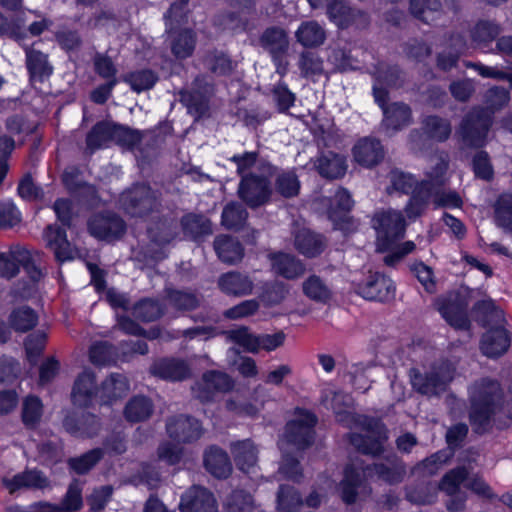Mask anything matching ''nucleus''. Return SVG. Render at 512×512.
I'll list each match as a JSON object with an SVG mask.
<instances>
[{"instance_id":"1","label":"nucleus","mask_w":512,"mask_h":512,"mask_svg":"<svg viewBox=\"0 0 512 512\" xmlns=\"http://www.w3.org/2000/svg\"><path fill=\"white\" fill-rule=\"evenodd\" d=\"M448 165L442 159L432 167L431 171L426 173L418 187L415 188L414 194L410 197L405 207V212L410 219L420 217L428 207L430 199L434 196V203L443 207H461L462 199L455 191H445L446 171Z\"/></svg>"},{"instance_id":"2","label":"nucleus","mask_w":512,"mask_h":512,"mask_svg":"<svg viewBox=\"0 0 512 512\" xmlns=\"http://www.w3.org/2000/svg\"><path fill=\"white\" fill-rule=\"evenodd\" d=\"M502 397L501 386L496 380L483 378L472 385L469 419L476 433L483 434L492 427L494 416L501 409Z\"/></svg>"},{"instance_id":"3","label":"nucleus","mask_w":512,"mask_h":512,"mask_svg":"<svg viewBox=\"0 0 512 512\" xmlns=\"http://www.w3.org/2000/svg\"><path fill=\"white\" fill-rule=\"evenodd\" d=\"M493 117L488 109L474 107L460 120L455 137L460 149H481L487 145Z\"/></svg>"},{"instance_id":"4","label":"nucleus","mask_w":512,"mask_h":512,"mask_svg":"<svg viewBox=\"0 0 512 512\" xmlns=\"http://www.w3.org/2000/svg\"><path fill=\"white\" fill-rule=\"evenodd\" d=\"M216 93V86L211 77L206 74H198L191 84L182 88L179 92V101L183 104L188 114L199 121L211 116L212 100Z\"/></svg>"},{"instance_id":"5","label":"nucleus","mask_w":512,"mask_h":512,"mask_svg":"<svg viewBox=\"0 0 512 512\" xmlns=\"http://www.w3.org/2000/svg\"><path fill=\"white\" fill-rule=\"evenodd\" d=\"M455 367L448 360H440L433 363L429 369L420 371L411 368L409 371L410 382L413 389L421 395L428 397L439 396L446 391L453 380Z\"/></svg>"},{"instance_id":"6","label":"nucleus","mask_w":512,"mask_h":512,"mask_svg":"<svg viewBox=\"0 0 512 512\" xmlns=\"http://www.w3.org/2000/svg\"><path fill=\"white\" fill-rule=\"evenodd\" d=\"M360 424L365 433H350V444L363 455L373 458L381 456L388 440L387 428L379 420L368 417H363Z\"/></svg>"},{"instance_id":"7","label":"nucleus","mask_w":512,"mask_h":512,"mask_svg":"<svg viewBox=\"0 0 512 512\" xmlns=\"http://www.w3.org/2000/svg\"><path fill=\"white\" fill-rule=\"evenodd\" d=\"M119 203L130 216L142 218L158 210L159 193L149 184L136 183L121 193Z\"/></svg>"},{"instance_id":"8","label":"nucleus","mask_w":512,"mask_h":512,"mask_svg":"<svg viewBox=\"0 0 512 512\" xmlns=\"http://www.w3.org/2000/svg\"><path fill=\"white\" fill-rule=\"evenodd\" d=\"M149 242L140 246L143 260L159 261L166 257L165 247L177 236V224L172 219H160L147 228Z\"/></svg>"},{"instance_id":"9","label":"nucleus","mask_w":512,"mask_h":512,"mask_svg":"<svg viewBox=\"0 0 512 512\" xmlns=\"http://www.w3.org/2000/svg\"><path fill=\"white\" fill-rule=\"evenodd\" d=\"M372 226L377 232L378 250L385 251L404 236L406 223L400 211L386 210L374 215Z\"/></svg>"},{"instance_id":"10","label":"nucleus","mask_w":512,"mask_h":512,"mask_svg":"<svg viewBox=\"0 0 512 512\" xmlns=\"http://www.w3.org/2000/svg\"><path fill=\"white\" fill-rule=\"evenodd\" d=\"M316 423L317 417L313 413L301 412L296 419L287 423L284 437L279 443H284V447L292 445L297 450L310 447L314 442Z\"/></svg>"},{"instance_id":"11","label":"nucleus","mask_w":512,"mask_h":512,"mask_svg":"<svg viewBox=\"0 0 512 512\" xmlns=\"http://www.w3.org/2000/svg\"><path fill=\"white\" fill-rule=\"evenodd\" d=\"M237 193L248 207L258 208L270 200L272 194L270 180L258 177L256 173H249L242 176Z\"/></svg>"},{"instance_id":"12","label":"nucleus","mask_w":512,"mask_h":512,"mask_svg":"<svg viewBox=\"0 0 512 512\" xmlns=\"http://www.w3.org/2000/svg\"><path fill=\"white\" fill-rule=\"evenodd\" d=\"M88 230L99 240L113 242L126 232V223L120 215L112 211L96 213L88 221Z\"/></svg>"},{"instance_id":"13","label":"nucleus","mask_w":512,"mask_h":512,"mask_svg":"<svg viewBox=\"0 0 512 512\" xmlns=\"http://www.w3.org/2000/svg\"><path fill=\"white\" fill-rule=\"evenodd\" d=\"M260 43L275 62L277 73L284 75L288 67L286 56L290 45L287 32L277 26L269 27L262 33Z\"/></svg>"},{"instance_id":"14","label":"nucleus","mask_w":512,"mask_h":512,"mask_svg":"<svg viewBox=\"0 0 512 512\" xmlns=\"http://www.w3.org/2000/svg\"><path fill=\"white\" fill-rule=\"evenodd\" d=\"M406 473L405 463L394 453L387 455L379 462H374L363 468V476L365 478L377 477V479L389 485L401 483Z\"/></svg>"},{"instance_id":"15","label":"nucleus","mask_w":512,"mask_h":512,"mask_svg":"<svg viewBox=\"0 0 512 512\" xmlns=\"http://www.w3.org/2000/svg\"><path fill=\"white\" fill-rule=\"evenodd\" d=\"M468 304L467 291H457L448 294V296L442 300L439 311L445 320L454 328L468 330L471 325L467 315Z\"/></svg>"},{"instance_id":"16","label":"nucleus","mask_w":512,"mask_h":512,"mask_svg":"<svg viewBox=\"0 0 512 512\" xmlns=\"http://www.w3.org/2000/svg\"><path fill=\"white\" fill-rule=\"evenodd\" d=\"M233 386V380L229 375L211 370L203 374L201 380L192 387V392L195 398L206 403L212 401L216 393H226Z\"/></svg>"},{"instance_id":"17","label":"nucleus","mask_w":512,"mask_h":512,"mask_svg":"<svg viewBox=\"0 0 512 512\" xmlns=\"http://www.w3.org/2000/svg\"><path fill=\"white\" fill-rule=\"evenodd\" d=\"M375 101L380 105L384 113V124L393 130L401 129L411 121V109L401 102H394L387 105L388 92L376 85L373 86Z\"/></svg>"},{"instance_id":"18","label":"nucleus","mask_w":512,"mask_h":512,"mask_svg":"<svg viewBox=\"0 0 512 512\" xmlns=\"http://www.w3.org/2000/svg\"><path fill=\"white\" fill-rule=\"evenodd\" d=\"M166 430L170 438L178 443H192L203 435V428L198 419L189 415H176L167 419Z\"/></svg>"},{"instance_id":"19","label":"nucleus","mask_w":512,"mask_h":512,"mask_svg":"<svg viewBox=\"0 0 512 512\" xmlns=\"http://www.w3.org/2000/svg\"><path fill=\"white\" fill-rule=\"evenodd\" d=\"M180 512H217L213 493L199 485L190 487L181 497Z\"/></svg>"},{"instance_id":"20","label":"nucleus","mask_w":512,"mask_h":512,"mask_svg":"<svg viewBox=\"0 0 512 512\" xmlns=\"http://www.w3.org/2000/svg\"><path fill=\"white\" fill-rule=\"evenodd\" d=\"M327 14L340 28H347L352 25L364 28L368 25V16L360 10L349 7L343 0H332L327 5Z\"/></svg>"},{"instance_id":"21","label":"nucleus","mask_w":512,"mask_h":512,"mask_svg":"<svg viewBox=\"0 0 512 512\" xmlns=\"http://www.w3.org/2000/svg\"><path fill=\"white\" fill-rule=\"evenodd\" d=\"M150 372L166 381H183L191 377L188 362L180 358H162L153 363Z\"/></svg>"},{"instance_id":"22","label":"nucleus","mask_w":512,"mask_h":512,"mask_svg":"<svg viewBox=\"0 0 512 512\" xmlns=\"http://www.w3.org/2000/svg\"><path fill=\"white\" fill-rule=\"evenodd\" d=\"M358 290L365 299L386 302L393 299L395 286L390 278L377 273L359 285Z\"/></svg>"},{"instance_id":"23","label":"nucleus","mask_w":512,"mask_h":512,"mask_svg":"<svg viewBox=\"0 0 512 512\" xmlns=\"http://www.w3.org/2000/svg\"><path fill=\"white\" fill-rule=\"evenodd\" d=\"M354 159L360 165L371 168L378 165L385 155L381 142L372 137L360 139L353 148Z\"/></svg>"},{"instance_id":"24","label":"nucleus","mask_w":512,"mask_h":512,"mask_svg":"<svg viewBox=\"0 0 512 512\" xmlns=\"http://www.w3.org/2000/svg\"><path fill=\"white\" fill-rule=\"evenodd\" d=\"M82 489L80 481L73 480L60 505L40 502L33 506L34 512H76L82 507Z\"/></svg>"},{"instance_id":"25","label":"nucleus","mask_w":512,"mask_h":512,"mask_svg":"<svg viewBox=\"0 0 512 512\" xmlns=\"http://www.w3.org/2000/svg\"><path fill=\"white\" fill-rule=\"evenodd\" d=\"M44 239L46 246L54 252L55 259L58 262L63 263L74 258V250L67 240L65 230L62 228L48 225L44 231Z\"/></svg>"},{"instance_id":"26","label":"nucleus","mask_w":512,"mask_h":512,"mask_svg":"<svg viewBox=\"0 0 512 512\" xmlns=\"http://www.w3.org/2000/svg\"><path fill=\"white\" fill-rule=\"evenodd\" d=\"M272 271L288 280L301 277L305 273L304 264L294 255L277 252L268 255Z\"/></svg>"},{"instance_id":"27","label":"nucleus","mask_w":512,"mask_h":512,"mask_svg":"<svg viewBox=\"0 0 512 512\" xmlns=\"http://www.w3.org/2000/svg\"><path fill=\"white\" fill-rule=\"evenodd\" d=\"M293 234L295 248L306 257H316L326 247L325 238L306 227L297 228Z\"/></svg>"},{"instance_id":"28","label":"nucleus","mask_w":512,"mask_h":512,"mask_svg":"<svg viewBox=\"0 0 512 512\" xmlns=\"http://www.w3.org/2000/svg\"><path fill=\"white\" fill-rule=\"evenodd\" d=\"M217 284L223 293L238 297L251 294L254 288L252 279L238 271L222 274L218 278Z\"/></svg>"},{"instance_id":"29","label":"nucleus","mask_w":512,"mask_h":512,"mask_svg":"<svg viewBox=\"0 0 512 512\" xmlns=\"http://www.w3.org/2000/svg\"><path fill=\"white\" fill-rule=\"evenodd\" d=\"M510 346V337L503 327L490 328L483 334L480 349L484 355L495 358L503 355Z\"/></svg>"},{"instance_id":"30","label":"nucleus","mask_w":512,"mask_h":512,"mask_svg":"<svg viewBox=\"0 0 512 512\" xmlns=\"http://www.w3.org/2000/svg\"><path fill=\"white\" fill-rule=\"evenodd\" d=\"M314 166L318 173L327 179L341 178L347 170L345 157L330 150L322 151Z\"/></svg>"},{"instance_id":"31","label":"nucleus","mask_w":512,"mask_h":512,"mask_svg":"<svg viewBox=\"0 0 512 512\" xmlns=\"http://www.w3.org/2000/svg\"><path fill=\"white\" fill-rule=\"evenodd\" d=\"M4 486L13 494L19 489H44L49 486L47 477L38 470H25L12 478H3Z\"/></svg>"},{"instance_id":"32","label":"nucleus","mask_w":512,"mask_h":512,"mask_svg":"<svg viewBox=\"0 0 512 512\" xmlns=\"http://www.w3.org/2000/svg\"><path fill=\"white\" fill-rule=\"evenodd\" d=\"M204 466L209 473L219 479L227 478L232 472V464L228 454L215 445L205 450Z\"/></svg>"},{"instance_id":"33","label":"nucleus","mask_w":512,"mask_h":512,"mask_svg":"<svg viewBox=\"0 0 512 512\" xmlns=\"http://www.w3.org/2000/svg\"><path fill=\"white\" fill-rule=\"evenodd\" d=\"M214 250L218 258L227 264L239 263L244 257V248L240 241L230 235L221 234L215 237Z\"/></svg>"},{"instance_id":"34","label":"nucleus","mask_w":512,"mask_h":512,"mask_svg":"<svg viewBox=\"0 0 512 512\" xmlns=\"http://www.w3.org/2000/svg\"><path fill=\"white\" fill-rule=\"evenodd\" d=\"M230 451L237 468L245 473H249L257 464L258 449L250 439L232 442Z\"/></svg>"},{"instance_id":"35","label":"nucleus","mask_w":512,"mask_h":512,"mask_svg":"<svg viewBox=\"0 0 512 512\" xmlns=\"http://www.w3.org/2000/svg\"><path fill=\"white\" fill-rule=\"evenodd\" d=\"M97 394L96 378L93 372L83 371L74 382L71 393L73 403L80 407L88 406Z\"/></svg>"},{"instance_id":"36","label":"nucleus","mask_w":512,"mask_h":512,"mask_svg":"<svg viewBox=\"0 0 512 512\" xmlns=\"http://www.w3.org/2000/svg\"><path fill=\"white\" fill-rule=\"evenodd\" d=\"M474 320L483 327H503L504 313L491 300H481L472 308Z\"/></svg>"},{"instance_id":"37","label":"nucleus","mask_w":512,"mask_h":512,"mask_svg":"<svg viewBox=\"0 0 512 512\" xmlns=\"http://www.w3.org/2000/svg\"><path fill=\"white\" fill-rule=\"evenodd\" d=\"M184 235L194 241L203 239L213 233L212 223L203 214L188 213L181 218Z\"/></svg>"},{"instance_id":"38","label":"nucleus","mask_w":512,"mask_h":512,"mask_svg":"<svg viewBox=\"0 0 512 512\" xmlns=\"http://www.w3.org/2000/svg\"><path fill=\"white\" fill-rule=\"evenodd\" d=\"M26 65L31 82H42L53 71V67L48 62L47 55L34 47L26 49Z\"/></svg>"},{"instance_id":"39","label":"nucleus","mask_w":512,"mask_h":512,"mask_svg":"<svg viewBox=\"0 0 512 512\" xmlns=\"http://www.w3.org/2000/svg\"><path fill=\"white\" fill-rule=\"evenodd\" d=\"M129 391V383L123 374L113 373L101 384L100 399L104 404H111L124 397Z\"/></svg>"},{"instance_id":"40","label":"nucleus","mask_w":512,"mask_h":512,"mask_svg":"<svg viewBox=\"0 0 512 512\" xmlns=\"http://www.w3.org/2000/svg\"><path fill=\"white\" fill-rule=\"evenodd\" d=\"M115 123L100 121L96 123L86 136L87 150L92 154L95 150L114 142Z\"/></svg>"},{"instance_id":"41","label":"nucleus","mask_w":512,"mask_h":512,"mask_svg":"<svg viewBox=\"0 0 512 512\" xmlns=\"http://www.w3.org/2000/svg\"><path fill=\"white\" fill-rule=\"evenodd\" d=\"M165 300L173 309L182 312L197 309L201 302L199 295L195 292L171 287L165 289Z\"/></svg>"},{"instance_id":"42","label":"nucleus","mask_w":512,"mask_h":512,"mask_svg":"<svg viewBox=\"0 0 512 512\" xmlns=\"http://www.w3.org/2000/svg\"><path fill=\"white\" fill-rule=\"evenodd\" d=\"M171 52L177 59H186L190 57L196 46L197 37L191 29H182L177 32H171Z\"/></svg>"},{"instance_id":"43","label":"nucleus","mask_w":512,"mask_h":512,"mask_svg":"<svg viewBox=\"0 0 512 512\" xmlns=\"http://www.w3.org/2000/svg\"><path fill=\"white\" fill-rule=\"evenodd\" d=\"M372 74L376 80L374 85L382 89H385L383 86L399 88L405 81V74L398 66H391L384 62H379Z\"/></svg>"},{"instance_id":"44","label":"nucleus","mask_w":512,"mask_h":512,"mask_svg":"<svg viewBox=\"0 0 512 512\" xmlns=\"http://www.w3.org/2000/svg\"><path fill=\"white\" fill-rule=\"evenodd\" d=\"M201 61L209 72L217 76L230 75L234 69L230 57L223 51L216 49L205 52Z\"/></svg>"},{"instance_id":"45","label":"nucleus","mask_w":512,"mask_h":512,"mask_svg":"<svg viewBox=\"0 0 512 512\" xmlns=\"http://www.w3.org/2000/svg\"><path fill=\"white\" fill-rule=\"evenodd\" d=\"M153 403L145 396H134L124 408V417L131 423L148 420L153 413Z\"/></svg>"},{"instance_id":"46","label":"nucleus","mask_w":512,"mask_h":512,"mask_svg":"<svg viewBox=\"0 0 512 512\" xmlns=\"http://www.w3.org/2000/svg\"><path fill=\"white\" fill-rule=\"evenodd\" d=\"M295 36L297 41L307 48L318 47L326 39L325 30L316 21L303 22L297 29Z\"/></svg>"},{"instance_id":"47","label":"nucleus","mask_w":512,"mask_h":512,"mask_svg":"<svg viewBox=\"0 0 512 512\" xmlns=\"http://www.w3.org/2000/svg\"><path fill=\"white\" fill-rule=\"evenodd\" d=\"M423 132L432 140L445 142L452 133L450 120L437 115L426 116L422 121Z\"/></svg>"},{"instance_id":"48","label":"nucleus","mask_w":512,"mask_h":512,"mask_svg":"<svg viewBox=\"0 0 512 512\" xmlns=\"http://www.w3.org/2000/svg\"><path fill=\"white\" fill-rule=\"evenodd\" d=\"M363 472L360 473L354 466H347L345 477L341 481V497L346 504H353L356 501L358 490L363 486Z\"/></svg>"},{"instance_id":"49","label":"nucleus","mask_w":512,"mask_h":512,"mask_svg":"<svg viewBox=\"0 0 512 512\" xmlns=\"http://www.w3.org/2000/svg\"><path fill=\"white\" fill-rule=\"evenodd\" d=\"M436 490V485L433 482L423 478L420 482L405 488V497L413 504L427 505L434 502Z\"/></svg>"},{"instance_id":"50","label":"nucleus","mask_w":512,"mask_h":512,"mask_svg":"<svg viewBox=\"0 0 512 512\" xmlns=\"http://www.w3.org/2000/svg\"><path fill=\"white\" fill-rule=\"evenodd\" d=\"M38 322L37 313L29 306L13 309L8 317L9 326L16 332L25 333L33 329Z\"/></svg>"},{"instance_id":"51","label":"nucleus","mask_w":512,"mask_h":512,"mask_svg":"<svg viewBox=\"0 0 512 512\" xmlns=\"http://www.w3.org/2000/svg\"><path fill=\"white\" fill-rule=\"evenodd\" d=\"M440 0H410L411 14L424 23L431 24L441 14Z\"/></svg>"},{"instance_id":"52","label":"nucleus","mask_w":512,"mask_h":512,"mask_svg":"<svg viewBox=\"0 0 512 512\" xmlns=\"http://www.w3.org/2000/svg\"><path fill=\"white\" fill-rule=\"evenodd\" d=\"M227 341L232 342L245 351L257 353V334L253 333L247 326H239L235 329L221 331Z\"/></svg>"},{"instance_id":"53","label":"nucleus","mask_w":512,"mask_h":512,"mask_svg":"<svg viewBox=\"0 0 512 512\" xmlns=\"http://www.w3.org/2000/svg\"><path fill=\"white\" fill-rule=\"evenodd\" d=\"M501 32L500 26L489 20H480L470 31L472 41L479 47H487Z\"/></svg>"},{"instance_id":"54","label":"nucleus","mask_w":512,"mask_h":512,"mask_svg":"<svg viewBox=\"0 0 512 512\" xmlns=\"http://www.w3.org/2000/svg\"><path fill=\"white\" fill-rule=\"evenodd\" d=\"M302 290L309 299L326 304L332 297V291L327 284L317 275L308 277L302 283Z\"/></svg>"},{"instance_id":"55","label":"nucleus","mask_w":512,"mask_h":512,"mask_svg":"<svg viewBox=\"0 0 512 512\" xmlns=\"http://www.w3.org/2000/svg\"><path fill=\"white\" fill-rule=\"evenodd\" d=\"M248 218V212L246 208L239 202L228 203L221 216L222 225L231 230L241 229Z\"/></svg>"},{"instance_id":"56","label":"nucleus","mask_w":512,"mask_h":512,"mask_svg":"<svg viewBox=\"0 0 512 512\" xmlns=\"http://www.w3.org/2000/svg\"><path fill=\"white\" fill-rule=\"evenodd\" d=\"M104 456L103 449L94 448L78 456L67 460L68 467L76 474L88 473Z\"/></svg>"},{"instance_id":"57","label":"nucleus","mask_w":512,"mask_h":512,"mask_svg":"<svg viewBox=\"0 0 512 512\" xmlns=\"http://www.w3.org/2000/svg\"><path fill=\"white\" fill-rule=\"evenodd\" d=\"M43 415V405L37 396H27L22 403L21 417L23 424L34 429L38 426Z\"/></svg>"},{"instance_id":"58","label":"nucleus","mask_w":512,"mask_h":512,"mask_svg":"<svg viewBox=\"0 0 512 512\" xmlns=\"http://www.w3.org/2000/svg\"><path fill=\"white\" fill-rule=\"evenodd\" d=\"M302 505V497L293 486L280 485L277 492L278 512H297Z\"/></svg>"},{"instance_id":"59","label":"nucleus","mask_w":512,"mask_h":512,"mask_svg":"<svg viewBox=\"0 0 512 512\" xmlns=\"http://www.w3.org/2000/svg\"><path fill=\"white\" fill-rule=\"evenodd\" d=\"M123 80L133 91L140 93L151 89L158 81V75L150 69H142L126 74Z\"/></svg>"},{"instance_id":"60","label":"nucleus","mask_w":512,"mask_h":512,"mask_svg":"<svg viewBox=\"0 0 512 512\" xmlns=\"http://www.w3.org/2000/svg\"><path fill=\"white\" fill-rule=\"evenodd\" d=\"M279 447L283 453L279 473L286 479L299 483L303 478L300 461L290 454L289 448L284 447V443H279Z\"/></svg>"},{"instance_id":"61","label":"nucleus","mask_w":512,"mask_h":512,"mask_svg":"<svg viewBox=\"0 0 512 512\" xmlns=\"http://www.w3.org/2000/svg\"><path fill=\"white\" fill-rule=\"evenodd\" d=\"M247 13H239V11H225L218 13L213 20L216 27L223 31H236L244 30L247 25V19L245 18Z\"/></svg>"},{"instance_id":"62","label":"nucleus","mask_w":512,"mask_h":512,"mask_svg":"<svg viewBox=\"0 0 512 512\" xmlns=\"http://www.w3.org/2000/svg\"><path fill=\"white\" fill-rule=\"evenodd\" d=\"M134 316L143 322H152L164 314L162 305L154 299H143L133 309Z\"/></svg>"},{"instance_id":"63","label":"nucleus","mask_w":512,"mask_h":512,"mask_svg":"<svg viewBox=\"0 0 512 512\" xmlns=\"http://www.w3.org/2000/svg\"><path fill=\"white\" fill-rule=\"evenodd\" d=\"M472 170L476 178L490 182L494 178V168L489 154L481 149L473 155Z\"/></svg>"},{"instance_id":"64","label":"nucleus","mask_w":512,"mask_h":512,"mask_svg":"<svg viewBox=\"0 0 512 512\" xmlns=\"http://www.w3.org/2000/svg\"><path fill=\"white\" fill-rule=\"evenodd\" d=\"M495 219L500 227L512 230V194H503L498 198Z\"/></svg>"}]
</instances>
